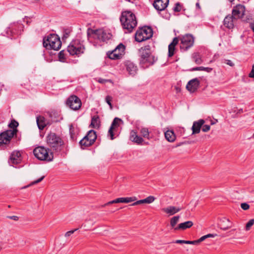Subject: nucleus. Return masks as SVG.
Segmentation results:
<instances>
[{"label": "nucleus", "instance_id": "obj_1", "mask_svg": "<svg viewBox=\"0 0 254 254\" xmlns=\"http://www.w3.org/2000/svg\"><path fill=\"white\" fill-rule=\"evenodd\" d=\"M120 21L123 28L130 33L137 25V20L135 14L131 11H123L120 17Z\"/></svg>", "mask_w": 254, "mask_h": 254}, {"label": "nucleus", "instance_id": "obj_8", "mask_svg": "<svg viewBox=\"0 0 254 254\" xmlns=\"http://www.w3.org/2000/svg\"><path fill=\"white\" fill-rule=\"evenodd\" d=\"M97 139L96 132L94 130H89L80 141L79 144L82 149L91 146Z\"/></svg>", "mask_w": 254, "mask_h": 254}, {"label": "nucleus", "instance_id": "obj_26", "mask_svg": "<svg viewBox=\"0 0 254 254\" xmlns=\"http://www.w3.org/2000/svg\"><path fill=\"white\" fill-rule=\"evenodd\" d=\"M193 225L191 221H188L183 223H180L175 228V231H184L187 229L191 228Z\"/></svg>", "mask_w": 254, "mask_h": 254}, {"label": "nucleus", "instance_id": "obj_14", "mask_svg": "<svg viewBox=\"0 0 254 254\" xmlns=\"http://www.w3.org/2000/svg\"><path fill=\"white\" fill-rule=\"evenodd\" d=\"M245 6L242 4H237L232 11V15L237 20L242 18L245 14Z\"/></svg>", "mask_w": 254, "mask_h": 254}, {"label": "nucleus", "instance_id": "obj_59", "mask_svg": "<svg viewBox=\"0 0 254 254\" xmlns=\"http://www.w3.org/2000/svg\"><path fill=\"white\" fill-rule=\"evenodd\" d=\"M230 226H228H228H227L226 227H225L222 228V229H223L224 230H226V229H228V228H230Z\"/></svg>", "mask_w": 254, "mask_h": 254}, {"label": "nucleus", "instance_id": "obj_6", "mask_svg": "<svg viewBox=\"0 0 254 254\" xmlns=\"http://www.w3.org/2000/svg\"><path fill=\"white\" fill-rule=\"evenodd\" d=\"M85 50L83 41L76 39L73 40L67 48V51L70 55L79 56Z\"/></svg>", "mask_w": 254, "mask_h": 254}, {"label": "nucleus", "instance_id": "obj_50", "mask_svg": "<svg viewBox=\"0 0 254 254\" xmlns=\"http://www.w3.org/2000/svg\"><path fill=\"white\" fill-rule=\"evenodd\" d=\"M44 177H45L44 176L41 177V178H40L38 180L33 182L31 183V185H34V184H38V183H40V182H41L44 179Z\"/></svg>", "mask_w": 254, "mask_h": 254}, {"label": "nucleus", "instance_id": "obj_52", "mask_svg": "<svg viewBox=\"0 0 254 254\" xmlns=\"http://www.w3.org/2000/svg\"><path fill=\"white\" fill-rule=\"evenodd\" d=\"M188 241L187 240H177L174 243L176 244H187Z\"/></svg>", "mask_w": 254, "mask_h": 254}, {"label": "nucleus", "instance_id": "obj_51", "mask_svg": "<svg viewBox=\"0 0 254 254\" xmlns=\"http://www.w3.org/2000/svg\"><path fill=\"white\" fill-rule=\"evenodd\" d=\"M249 76L254 78V64L253 65L252 70L249 74Z\"/></svg>", "mask_w": 254, "mask_h": 254}, {"label": "nucleus", "instance_id": "obj_16", "mask_svg": "<svg viewBox=\"0 0 254 254\" xmlns=\"http://www.w3.org/2000/svg\"><path fill=\"white\" fill-rule=\"evenodd\" d=\"M136 200V198L135 196L132 197H119L113 200L110 201L104 205H102V207H105L107 205H109L113 203H129L133 201H134Z\"/></svg>", "mask_w": 254, "mask_h": 254}, {"label": "nucleus", "instance_id": "obj_56", "mask_svg": "<svg viewBox=\"0 0 254 254\" xmlns=\"http://www.w3.org/2000/svg\"><path fill=\"white\" fill-rule=\"evenodd\" d=\"M216 236H217V234H209L206 235L207 238H210V237H214Z\"/></svg>", "mask_w": 254, "mask_h": 254}, {"label": "nucleus", "instance_id": "obj_35", "mask_svg": "<svg viewBox=\"0 0 254 254\" xmlns=\"http://www.w3.org/2000/svg\"><path fill=\"white\" fill-rule=\"evenodd\" d=\"M191 70V71L204 70V71H206L208 72H210L212 70V68L211 67H203V66H199V67H194Z\"/></svg>", "mask_w": 254, "mask_h": 254}, {"label": "nucleus", "instance_id": "obj_24", "mask_svg": "<svg viewBox=\"0 0 254 254\" xmlns=\"http://www.w3.org/2000/svg\"><path fill=\"white\" fill-rule=\"evenodd\" d=\"M205 121L203 119H200L197 121H195L193 122L191 129H192V134H197L200 132V129L204 124Z\"/></svg>", "mask_w": 254, "mask_h": 254}, {"label": "nucleus", "instance_id": "obj_43", "mask_svg": "<svg viewBox=\"0 0 254 254\" xmlns=\"http://www.w3.org/2000/svg\"><path fill=\"white\" fill-rule=\"evenodd\" d=\"M201 128H202V130L203 132H207L210 130V127L209 125L203 124V126H202Z\"/></svg>", "mask_w": 254, "mask_h": 254}, {"label": "nucleus", "instance_id": "obj_4", "mask_svg": "<svg viewBox=\"0 0 254 254\" xmlns=\"http://www.w3.org/2000/svg\"><path fill=\"white\" fill-rule=\"evenodd\" d=\"M47 142L50 148L57 152L60 151L64 144V141L60 136L51 132L47 136Z\"/></svg>", "mask_w": 254, "mask_h": 254}, {"label": "nucleus", "instance_id": "obj_7", "mask_svg": "<svg viewBox=\"0 0 254 254\" xmlns=\"http://www.w3.org/2000/svg\"><path fill=\"white\" fill-rule=\"evenodd\" d=\"M152 35V28L148 26H144L136 31L135 34V40L138 42H141L151 38Z\"/></svg>", "mask_w": 254, "mask_h": 254}, {"label": "nucleus", "instance_id": "obj_45", "mask_svg": "<svg viewBox=\"0 0 254 254\" xmlns=\"http://www.w3.org/2000/svg\"><path fill=\"white\" fill-rule=\"evenodd\" d=\"M241 208L245 210H248L250 208V205L247 203H242L241 204Z\"/></svg>", "mask_w": 254, "mask_h": 254}, {"label": "nucleus", "instance_id": "obj_29", "mask_svg": "<svg viewBox=\"0 0 254 254\" xmlns=\"http://www.w3.org/2000/svg\"><path fill=\"white\" fill-rule=\"evenodd\" d=\"M165 137L169 142H174L176 139V135L173 130H168L165 132Z\"/></svg>", "mask_w": 254, "mask_h": 254}, {"label": "nucleus", "instance_id": "obj_15", "mask_svg": "<svg viewBox=\"0 0 254 254\" xmlns=\"http://www.w3.org/2000/svg\"><path fill=\"white\" fill-rule=\"evenodd\" d=\"M15 133V130H7L0 134V146L9 143Z\"/></svg>", "mask_w": 254, "mask_h": 254}, {"label": "nucleus", "instance_id": "obj_53", "mask_svg": "<svg viewBox=\"0 0 254 254\" xmlns=\"http://www.w3.org/2000/svg\"><path fill=\"white\" fill-rule=\"evenodd\" d=\"M206 238H207V236H206V235H204V236H202L201 238H200L199 239H198V240L199 241V243H200V242L203 241L204 240H205Z\"/></svg>", "mask_w": 254, "mask_h": 254}, {"label": "nucleus", "instance_id": "obj_2", "mask_svg": "<svg viewBox=\"0 0 254 254\" xmlns=\"http://www.w3.org/2000/svg\"><path fill=\"white\" fill-rule=\"evenodd\" d=\"M140 64L144 67H147L153 65L157 60L154 56L151 53V47L149 45L142 47L139 50Z\"/></svg>", "mask_w": 254, "mask_h": 254}, {"label": "nucleus", "instance_id": "obj_20", "mask_svg": "<svg viewBox=\"0 0 254 254\" xmlns=\"http://www.w3.org/2000/svg\"><path fill=\"white\" fill-rule=\"evenodd\" d=\"M55 121L52 119L51 121H47L44 117L41 116L37 117L36 118L37 124L40 130H43L45 127L48 125H51L52 122Z\"/></svg>", "mask_w": 254, "mask_h": 254}, {"label": "nucleus", "instance_id": "obj_30", "mask_svg": "<svg viewBox=\"0 0 254 254\" xmlns=\"http://www.w3.org/2000/svg\"><path fill=\"white\" fill-rule=\"evenodd\" d=\"M69 132L71 139L73 141L76 140L77 135L78 134V129L75 128L71 126L69 128Z\"/></svg>", "mask_w": 254, "mask_h": 254}, {"label": "nucleus", "instance_id": "obj_60", "mask_svg": "<svg viewBox=\"0 0 254 254\" xmlns=\"http://www.w3.org/2000/svg\"><path fill=\"white\" fill-rule=\"evenodd\" d=\"M48 115L50 118H52V113H48Z\"/></svg>", "mask_w": 254, "mask_h": 254}, {"label": "nucleus", "instance_id": "obj_38", "mask_svg": "<svg viewBox=\"0 0 254 254\" xmlns=\"http://www.w3.org/2000/svg\"><path fill=\"white\" fill-rule=\"evenodd\" d=\"M113 98L111 96L108 95L106 97L105 100L107 103L110 106V107L111 109H112L113 106L112 104V101Z\"/></svg>", "mask_w": 254, "mask_h": 254}, {"label": "nucleus", "instance_id": "obj_41", "mask_svg": "<svg viewBox=\"0 0 254 254\" xmlns=\"http://www.w3.org/2000/svg\"><path fill=\"white\" fill-rule=\"evenodd\" d=\"M155 199V198L153 196H149L145 198L146 203H151L154 201Z\"/></svg>", "mask_w": 254, "mask_h": 254}, {"label": "nucleus", "instance_id": "obj_11", "mask_svg": "<svg viewBox=\"0 0 254 254\" xmlns=\"http://www.w3.org/2000/svg\"><path fill=\"white\" fill-rule=\"evenodd\" d=\"M66 104L68 107L73 110H78L81 106V101L76 95L70 96L66 100Z\"/></svg>", "mask_w": 254, "mask_h": 254}, {"label": "nucleus", "instance_id": "obj_3", "mask_svg": "<svg viewBox=\"0 0 254 254\" xmlns=\"http://www.w3.org/2000/svg\"><path fill=\"white\" fill-rule=\"evenodd\" d=\"M43 46L47 49L59 50L62 46V42L58 35L50 34L43 39Z\"/></svg>", "mask_w": 254, "mask_h": 254}, {"label": "nucleus", "instance_id": "obj_5", "mask_svg": "<svg viewBox=\"0 0 254 254\" xmlns=\"http://www.w3.org/2000/svg\"><path fill=\"white\" fill-rule=\"evenodd\" d=\"M34 156L39 160L51 162L53 160V153L50 149L43 146H38L33 150Z\"/></svg>", "mask_w": 254, "mask_h": 254}, {"label": "nucleus", "instance_id": "obj_12", "mask_svg": "<svg viewBox=\"0 0 254 254\" xmlns=\"http://www.w3.org/2000/svg\"><path fill=\"white\" fill-rule=\"evenodd\" d=\"M23 25L19 23H13L11 24L6 30L8 35L14 37V36L20 34L21 31L23 28Z\"/></svg>", "mask_w": 254, "mask_h": 254}, {"label": "nucleus", "instance_id": "obj_13", "mask_svg": "<svg viewBox=\"0 0 254 254\" xmlns=\"http://www.w3.org/2000/svg\"><path fill=\"white\" fill-rule=\"evenodd\" d=\"M92 34H93V37L95 39H97L103 42H105L110 39L111 36L110 33H107L101 29L92 30Z\"/></svg>", "mask_w": 254, "mask_h": 254}, {"label": "nucleus", "instance_id": "obj_40", "mask_svg": "<svg viewBox=\"0 0 254 254\" xmlns=\"http://www.w3.org/2000/svg\"><path fill=\"white\" fill-rule=\"evenodd\" d=\"M180 37H181V36H179L178 37H175L170 45H172L173 46H176L178 44L179 41H180Z\"/></svg>", "mask_w": 254, "mask_h": 254}, {"label": "nucleus", "instance_id": "obj_17", "mask_svg": "<svg viewBox=\"0 0 254 254\" xmlns=\"http://www.w3.org/2000/svg\"><path fill=\"white\" fill-rule=\"evenodd\" d=\"M122 122V120L118 118H115L113 122L112 123L111 126L108 130V135L110 136L111 140H113L115 137L114 136V131L115 130L116 128H118L120 126V123Z\"/></svg>", "mask_w": 254, "mask_h": 254}, {"label": "nucleus", "instance_id": "obj_37", "mask_svg": "<svg viewBox=\"0 0 254 254\" xmlns=\"http://www.w3.org/2000/svg\"><path fill=\"white\" fill-rule=\"evenodd\" d=\"M183 7V5L180 2H177L175 4V6L173 8V11L174 12H180L181 11Z\"/></svg>", "mask_w": 254, "mask_h": 254}, {"label": "nucleus", "instance_id": "obj_63", "mask_svg": "<svg viewBox=\"0 0 254 254\" xmlns=\"http://www.w3.org/2000/svg\"><path fill=\"white\" fill-rule=\"evenodd\" d=\"M252 137L254 138V133H253Z\"/></svg>", "mask_w": 254, "mask_h": 254}, {"label": "nucleus", "instance_id": "obj_61", "mask_svg": "<svg viewBox=\"0 0 254 254\" xmlns=\"http://www.w3.org/2000/svg\"><path fill=\"white\" fill-rule=\"evenodd\" d=\"M224 220L227 221L228 222H230L229 220L228 219H227L226 218H224Z\"/></svg>", "mask_w": 254, "mask_h": 254}, {"label": "nucleus", "instance_id": "obj_25", "mask_svg": "<svg viewBox=\"0 0 254 254\" xmlns=\"http://www.w3.org/2000/svg\"><path fill=\"white\" fill-rule=\"evenodd\" d=\"M126 66L127 71L130 75L133 76L136 73L137 68L133 63L127 61L126 63Z\"/></svg>", "mask_w": 254, "mask_h": 254}, {"label": "nucleus", "instance_id": "obj_33", "mask_svg": "<svg viewBox=\"0 0 254 254\" xmlns=\"http://www.w3.org/2000/svg\"><path fill=\"white\" fill-rule=\"evenodd\" d=\"M140 133L143 137L149 139V132L147 128H141L140 130Z\"/></svg>", "mask_w": 254, "mask_h": 254}, {"label": "nucleus", "instance_id": "obj_39", "mask_svg": "<svg viewBox=\"0 0 254 254\" xmlns=\"http://www.w3.org/2000/svg\"><path fill=\"white\" fill-rule=\"evenodd\" d=\"M254 219H251L249 221V222L247 223L246 226V230H249L250 228L254 225Z\"/></svg>", "mask_w": 254, "mask_h": 254}, {"label": "nucleus", "instance_id": "obj_49", "mask_svg": "<svg viewBox=\"0 0 254 254\" xmlns=\"http://www.w3.org/2000/svg\"><path fill=\"white\" fill-rule=\"evenodd\" d=\"M76 230H77V229H75L74 230L69 231L65 233V236L67 237L70 236L71 234H72L74 232H75Z\"/></svg>", "mask_w": 254, "mask_h": 254}, {"label": "nucleus", "instance_id": "obj_48", "mask_svg": "<svg viewBox=\"0 0 254 254\" xmlns=\"http://www.w3.org/2000/svg\"><path fill=\"white\" fill-rule=\"evenodd\" d=\"M199 244V241L198 240L194 241H188L187 244H191L197 245Z\"/></svg>", "mask_w": 254, "mask_h": 254}, {"label": "nucleus", "instance_id": "obj_54", "mask_svg": "<svg viewBox=\"0 0 254 254\" xmlns=\"http://www.w3.org/2000/svg\"><path fill=\"white\" fill-rule=\"evenodd\" d=\"M8 218H9L11 219L14 220L15 221H17L18 220V217L17 216H9Z\"/></svg>", "mask_w": 254, "mask_h": 254}, {"label": "nucleus", "instance_id": "obj_10", "mask_svg": "<svg viewBox=\"0 0 254 254\" xmlns=\"http://www.w3.org/2000/svg\"><path fill=\"white\" fill-rule=\"evenodd\" d=\"M125 49L126 46L123 44L120 43L114 50L112 51H109L107 54L110 59H120L124 55Z\"/></svg>", "mask_w": 254, "mask_h": 254}, {"label": "nucleus", "instance_id": "obj_28", "mask_svg": "<svg viewBox=\"0 0 254 254\" xmlns=\"http://www.w3.org/2000/svg\"><path fill=\"white\" fill-rule=\"evenodd\" d=\"M100 121L98 116H94L92 118L91 122L90 125L92 128H98L100 127Z\"/></svg>", "mask_w": 254, "mask_h": 254}, {"label": "nucleus", "instance_id": "obj_44", "mask_svg": "<svg viewBox=\"0 0 254 254\" xmlns=\"http://www.w3.org/2000/svg\"><path fill=\"white\" fill-rule=\"evenodd\" d=\"M98 82L100 83H102V84H105L106 83V82H111V80L110 79H103V78H99L98 80Z\"/></svg>", "mask_w": 254, "mask_h": 254}, {"label": "nucleus", "instance_id": "obj_21", "mask_svg": "<svg viewBox=\"0 0 254 254\" xmlns=\"http://www.w3.org/2000/svg\"><path fill=\"white\" fill-rule=\"evenodd\" d=\"M183 208V207L170 205L166 207L162 208L161 210L169 216H172L180 211Z\"/></svg>", "mask_w": 254, "mask_h": 254}, {"label": "nucleus", "instance_id": "obj_19", "mask_svg": "<svg viewBox=\"0 0 254 254\" xmlns=\"http://www.w3.org/2000/svg\"><path fill=\"white\" fill-rule=\"evenodd\" d=\"M169 0H155L153 5L158 11H162L166 9L169 4Z\"/></svg>", "mask_w": 254, "mask_h": 254}, {"label": "nucleus", "instance_id": "obj_31", "mask_svg": "<svg viewBox=\"0 0 254 254\" xmlns=\"http://www.w3.org/2000/svg\"><path fill=\"white\" fill-rule=\"evenodd\" d=\"M180 218V216L179 215H177L173 216L170 219V224L172 228L174 229L175 231V228H176V225L179 221V219Z\"/></svg>", "mask_w": 254, "mask_h": 254}, {"label": "nucleus", "instance_id": "obj_58", "mask_svg": "<svg viewBox=\"0 0 254 254\" xmlns=\"http://www.w3.org/2000/svg\"><path fill=\"white\" fill-rule=\"evenodd\" d=\"M196 7L197 8H198V9H200V5H199V3H198V2H197V3H196Z\"/></svg>", "mask_w": 254, "mask_h": 254}, {"label": "nucleus", "instance_id": "obj_36", "mask_svg": "<svg viewBox=\"0 0 254 254\" xmlns=\"http://www.w3.org/2000/svg\"><path fill=\"white\" fill-rule=\"evenodd\" d=\"M175 46L170 45L168 46V56L169 57H172L175 54Z\"/></svg>", "mask_w": 254, "mask_h": 254}, {"label": "nucleus", "instance_id": "obj_22", "mask_svg": "<svg viewBox=\"0 0 254 254\" xmlns=\"http://www.w3.org/2000/svg\"><path fill=\"white\" fill-rule=\"evenodd\" d=\"M199 85V80L195 78L190 80L186 86L187 89L190 92H194L198 88Z\"/></svg>", "mask_w": 254, "mask_h": 254}, {"label": "nucleus", "instance_id": "obj_23", "mask_svg": "<svg viewBox=\"0 0 254 254\" xmlns=\"http://www.w3.org/2000/svg\"><path fill=\"white\" fill-rule=\"evenodd\" d=\"M235 20L236 19L231 14H228L225 17L223 20V24L227 28L232 29L234 27Z\"/></svg>", "mask_w": 254, "mask_h": 254}, {"label": "nucleus", "instance_id": "obj_42", "mask_svg": "<svg viewBox=\"0 0 254 254\" xmlns=\"http://www.w3.org/2000/svg\"><path fill=\"white\" fill-rule=\"evenodd\" d=\"M59 58L60 61H63L65 59L64 50L60 51L59 53Z\"/></svg>", "mask_w": 254, "mask_h": 254}, {"label": "nucleus", "instance_id": "obj_9", "mask_svg": "<svg viewBox=\"0 0 254 254\" xmlns=\"http://www.w3.org/2000/svg\"><path fill=\"white\" fill-rule=\"evenodd\" d=\"M180 36V49L181 51H186L193 46L194 38L192 35L190 34Z\"/></svg>", "mask_w": 254, "mask_h": 254}, {"label": "nucleus", "instance_id": "obj_27", "mask_svg": "<svg viewBox=\"0 0 254 254\" xmlns=\"http://www.w3.org/2000/svg\"><path fill=\"white\" fill-rule=\"evenodd\" d=\"M130 139L138 144H141L143 141V138L137 135L136 132L133 130H132L130 132Z\"/></svg>", "mask_w": 254, "mask_h": 254}, {"label": "nucleus", "instance_id": "obj_62", "mask_svg": "<svg viewBox=\"0 0 254 254\" xmlns=\"http://www.w3.org/2000/svg\"><path fill=\"white\" fill-rule=\"evenodd\" d=\"M230 1L232 2L234 0H229Z\"/></svg>", "mask_w": 254, "mask_h": 254}, {"label": "nucleus", "instance_id": "obj_55", "mask_svg": "<svg viewBox=\"0 0 254 254\" xmlns=\"http://www.w3.org/2000/svg\"><path fill=\"white\" fill-rule=\"evenodd\" d=\"M139 204H140V200H137V201L134 202V203H132L130 205H131V206H135V205H139Z\"/></svg>", "mask_w": 254, "mask_h": 254}, {"label": "nucleus", "instance_id": "obj_18", "mask_svg": "<svg viewBox=\"0 0 254 254\" xmlns=\"http://www.w3.org/2000/svg\"><path fill=\"white\" fill-rule=\"evenodd\" d=\"M21 161V153L19 151H15L11 154L8 163L11 165H17Z\"/></svg>", "mask_w": 254, "mask_h": 254}, {"label": "nucleus", "instance_id": "obj_47", "mask_svg": "<svg viewBox=\"0 0 254 254\" xmlns=\"http://www.w3.org/2000/svg\"><path fill=\"white\" fill-rule=\"evenodd\" d=\"M223 63L231 66H233L234 65V63L229 60H224Z\"/></svg>", "mask_w": 254, "mask_h": 254}, {"label": "nucleus", "instance_id": "obj_34", "mask_svg": "<svg viewBox=\"0 0 254 254\" xmlns=\"http://www.w3.org/2000/svg\"><path fill=\"white\" fill-rule=\"evenodd\" d=\"M18 125H19L18 123L16 121H15V120H12L11 121V122L10 123V124L8 125V127L10 128L13 129L12 130H15V134H16V132H17V129H16V127H17Z\"/></svg>", "mask_w": 254, "mask_h": 254}, {"label": "nucleus", "instance_id": "obj_46", "mask_svg": "<svg viewBox=\"0 0 254 254\" xmlns=\"http://www.w3.org/2000/svg\"><path fill=\"white\" fill-rule=\"evenodd\" d=\"M70 34V31L68 30H65L64 32V34L63 36V39H66L68 37Z\"/></svg>", "mask_w": 254, "mask_h": 254}, {"label": "nucleus", "instance_id": "obj_57", "mask_svg": "<svg viewBox=\"0 0 254 254\" xmlns=\"http://www.w3.org/2000/svg\"><path fill=\"white\" fill-rule=\"evenodd\" d=\"M140 204L146 203L145 198L143 199H141V200H140Z\"/></svg>", "mask_w": 254, "mask_h": 254}, {"label": "nucleus", "instance_id": "obj_32", "mask_svg": "<svg viewBox=\"0 0 254 254\" xmlns=\"http://www.w3.org/2000/svg\"><path fill=\"white\" fill-rule=\"evenodd\" d=\"M192 58L193 61L196 64H199L202 63V60L201 58V56L198 53L193 54Z\"/></svg>", "mask_w": 254, "mask_h": 254}]
</instances>
